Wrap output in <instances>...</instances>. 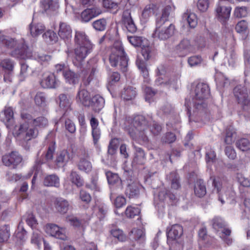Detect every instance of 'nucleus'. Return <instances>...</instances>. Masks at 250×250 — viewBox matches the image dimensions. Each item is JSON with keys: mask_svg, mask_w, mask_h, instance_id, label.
Returning a JSON list of instances; mask_svg holds the SVG:
<instances>
[{"mask_svg": "<svg viewBox=\"0 0 250 250\" xmlns=\"http://www.w3.org/2000/svg\"><path fill=\"white\" fill-rule=\"evenodd\" d=\"M150 119L151 118L147 119L143 115H136L128 120V125L125 126V130L133 139L139 138L144 142H147L148 138L145 131Z\"/></svg>", "mask_w": 250, "mask_h": 250, "instance_id": "obj_1", "label": "nucleus"}, {"mask_svg": "<svg viewBox=\"0 0 250 250\" xmlns=\"http://www.w3.org/2000/svg\"><path fill=\"white\" fill-rule=\"evenodd\" d=\"M0 44L8 49L15 48L10 53V55L12 57L26 59L32 56V49L26 44L22 42H18L16 40L9 36L0 35Z\"/></svg>", "mask_w": 250, "mask_h": 250, "instance_id": "obj_2", "label": "nucleus"}, {"mask_svg": "<svg viewBox=\"0 0 250 250\" xmlns=\"http://www.w3.org/2000/svg\"><path fill=\"white\" fill-rule=\"evenodd\" d=\"M195 95L193 98V113L201 115L206 113L207 104L206 100L210 96L208 85L204 83H198L194 90Z\"/></svg>", "mask_w": 250, "mask_h": 250, "instance_id": "obj_3", "label": "nucleus"}, {"mask_svg": "<svg viewBox=\"0 0 250 250\" xmlns=\"http://www.w3.org/2000/svg\"><path fill=\"white\" fill-rule=\"evenodd\" d=\"M109 61L112 66L118 67L123 72L127 71L128 59L121 42H118L114 44L109 56Z\"/></svg>", "mask_w": 250, "mask_h": 250, "instance_id": "obj_4", "label": "nucleus"}, {"mask_svg": "<svg viewBox=\"0 0 250 250\" xmlns=\"http://www.w3.org/2000/svg\"><path fill=\"white\" fill-rule=\"evenodd\" d=\"M15 133L17 136L25 141H28L36 138L38 135L39 131L37 128L31 126L29 123L25 122L20 125Z\"/></svg>", "mask_w": 250, "mask_h": 250, "instance_id": "obj_5", "label": "nucleus"}, {"mask_svg": "<svg viewBox=\"0 0 250 250\" xmlns=\"http://www.w3.org/2000/svg\"><path fill=\"white\" fill-rule=\"evenodd\" d=\"M164 24H159L156 22V28L152 34L154 38L162 41H166L173 36L175 30L174 25L170 23L166 26Z\"/></svg>", "mask_w": 250, "mask_h": 250, "instance_id": "obj_6", "label": "nucleus"}, {"mask_svg": "<svg viewBox=\"0 0 250 250\" xmlns=\"http://www.w3.org/2000/svg\"><path fill=\"white\" fill-rule=\"evenodd\" d=\"M39 83L43 88H55L58 86L60 81L54 73L47 72L42 74Z\"/></svg>", "mask_w": 250, "mask_h": 250, "instance_id": "obj_7", "label": "nucleus"}, {"mask_svg": "<svg viewBox=\"0 0 250 250\" xmlns=\"http://www.w3.org/2000/svg\"><path fill=\"white\" fill-rule=\"evenodd\" d=\"M233 93L239 104L243 106L250 105V99L248 96L246 84L235 86L233 89Z\"/></svg>", "mask_w": 250, "mask_h": 250, "instance_id": "obj_8", "label": "nucleus"}, {"mask_svg": "<svg viewBox=\"0 0 250 250\" xmlns=\"http://www.w3.org/2000/svg\"><path fill=\"white\" fill-rule=\"evenodd\" d=\"M21 118L25 122L29 123L31 126L35 128H43L48 125V120L43 116L33 118L30 114L26 113H22L21 114Z\"/></svg>", "mask_w": 250, "mask_h": 250, "instance_id": "obj_9", "label": "nucleus"}, {"mask_svg": "<svg viewBox=\"0 0 250 250\" xmlns=\"http://www.w3.org/2000/svg\"><path fill=\"white\" fill-rule=\"evenodd\" d=\"M22 160L21 156L15 151L5 154L2 157L3 165L14 169L21 162Z\"/></svg>", "mask_w": 250, "mask_h": 250, "instance_id": "obj_10", "label": "nucleus"}, {"mask_svg": "<svg viewBox=\"0 0 250 250\" xmlns=\"http://www.w3.org/2000/svg\"><path fill=\"white\" fill-rule=\"evenodd\" d=\"M45 231L47 233L58 239L63 240H65L67 239L65 229L60 228L55 224H47L45 226Z\"/></svg>", "mask_w": 250, "mask_h": 250, "instance_id": "obj_11", "label": "nucleus"}, {"mask_svg": "<svg viewBox=\"0 0 250 250\" xmlns=\"http://www.w3.org/2000/svg\"><path fill=\"white\" fill-rule=\"evenodd\" d=\"M131 12L130 9H126L124 10L122 22L128 32L133 33L136 31L137 27L131 17Z\"/></svg>", "mask_w": 250, "mask_h": 250, "instance_id": "obj_12", "label": "nucleus"}, {"mask_svg": "<svg viewBox=\"0 0 250 250\" xmlns=\"http://www.w3.org/2000/svg\"><path fill=\"white\" fill-rule=\"evenodd\" d=\"M141 186L136 181L128 180L125 194L129 198H138L140 194Z\"/></svg>", "mask_w": 250, "mask_h": 250, "instance_id": "obj_13", "label": "nucleus"}, {"mask_svg": "<svg viewBox=\"0 0 250 250\" xmlns=\"http://www.w3.org/2000/svg\"><path fill=\"white\" fill-rule=\"evenodd\" d=\"M158 71L159 77L155 81L156 84L158 85L163 84L166 86H174L179 79V77L177 76L170 78L166 76L165 75V71L163 69L161 70L158 69Z\"/></svg>", "mask_w": 250, "mask_h": 250, "instance_id": "obj_14", "label": "nucleus"}, {"mask_svg": "<svg viewBox=\"0 0 250 250\" xmlns=\"http://www.w3.org/2000/svg\"><path fill=\"white\" fill-rule=\"evenodd\" d=\"M102 13L101 9L97 6L87 8L83 10L81 15L82 21L84 22L89 21L92 19L98 16Z\"/></svg>", "mask_w": 250, "mask_h": 250, "instance_id": "obj_15", "label": "nucleus"}, {"mask_svg": "<svg viewBox=\"0 0 250 250\" xmlns=\"http://www.w3.org/2000/svg\"><path fill=\"white\" fill-rule=\"evenodd\" d=\"M93 48V45L75 46L74 53L76 59L81 62L89 54Z\"/></svg>", "mask_w": 250, "mask_h": 250, "instance_id": "obj_16", "label": "nucleus"}, {"mask_svg": "<svg viewBox=\"0 0 250 250\" xmlns=\"http://www.w3.org/2000/svg\"><path fill=\"white\" fill-rule=\"evenodd\" d=\"M134 149L133 159L132 164L134 165H143L146 161V154L144 150L141 147L133 144Z\"/></svg>", "mask_w": 250, "mask_h": 250, "instance_id": "obj_17", "label": "nucleus"}, {"mask_svg": "<svg viewBox=\"0 0 250 250\" xmlns=\"http://www.w3.org/2000/svg\"><path fill=\"white\" fill-rule=\"evenodd\" d=\"M194 49L190 41L187 39H183L176 47V51L179 56L184 57L192 52Z\"/></svg>", "mask_w": 250, "mask_h": 250, "instance_id": "obj_18", "label": "nucleus"}, {"mask_svg": "<svg viewBox=\"0 0 250 250\" xmlns=\"http://www.w3.org/2000/svg\"><path fill=\"white\" fill-rule=\"evenodd\" d=\"M159 11V6L154 3L146 5L142 11L141 20L144 22H146L152 14H157Z\"/></svg>", "mask_w": 250, "mask_h": 250, "instance_id": "obj_19", "label": "nucleus"}, {"mask_svg": "<svg viewBox=\"0 0 250 250\" xmlns=\"http://www.w3.org/2000/svg\"><path fill=\"white\" fill-rule=\"evenodd\" d=\"M70 159V154L67 150L63 149L57 153L54 163L57 167H62L65 166Z\"/></svg>", "mask_w": 250, "mask_h": 250, "instance_id": "obj_20", "label": "nucleus"}, {"mask_svg": "<svg viewBox=\"0 0 250 250\" xmlns=\"http://www.w3.org/2000/svg\"><path fill=\"white\" fill-rule=\"evenodd\" d=\"M89 155L87 151L83 150L82 151V156L80 159L78 167L80 170L88 172L92 169V165L90 162L88 160Z\"/></svg>", "mask_w": 250, "mask_h": 250, "instance_id": "obj_21", "label": "nucleus"}, {"mask_svg": "<svg viewBox=\"0 0 250 250\" xmlns=\"http://www.w3.org/2000/svg\"><path fill=\"white\" fill-rule=\"evenodd\" d=\"M231 10L230 7L222 5L220 3L215 9L216 15L220 21H224L229 19Z\"/></svg>", "mask_w": 250, "mask_h": 250, "instance_id": "obj_22", "label": "nucleus"}, {"mask_svg": "<svg viewBox=\"0 0 250 250\" xmlns=\"http://www.w3.org/2000/svg\"><path fill=\"white\" fill-rule=\"evenodd\" d=\"M54 206L57 212L64 214L69 209V203L66 200L60 198L55 199L54 202Z\"/></svg>", "mask_w": 250, "mask_h": 250, "instance_id": "obj_23", "label": "nucleus"}, {"mask_svg": "<svg viewBox=\"0 0 250 250\" xmlns=\"http://www.w3.org/2000/svg\"><path fill=\"white\" fill-rule=\"evenodd\" d=\"M90 124L92 128V135L93 139V142L96 145L101 136V131L98 127L99 122L95 117H93L90 120Z\"/></svg>", "mask_w": 250, "mask_h": 250, "instance_id": "obj_24", "label": "nucleus"}, {"mask_svg": "<svg viewBox=\"0 0 250 250\" xmlns=\"http://www.w3.org/2000/svg\"><path fill=\"white\" fill-rule=\"evenodd\" d=\"M104 100L99 95L93 96L90 101V105L93 111L99 112L104 106Z\"/></svg>", "mask_w": 250, "mask_h": 250, "instance_id": "obj_25", "label": "nucleus"}, {"mask_svg": "<svg viewBox=\"0 0 250 250\" xmlns=\"http://www.w3.org/2000/svg\"><path fill=\"white\" fill-rule=\"evenodd\" d=\"M75 46L92 45L85 33L81 31H76L74 37Z\"/></svg>", "mask_w": 250, "mask_h": 250, "instance_id": "obj_26", "label": "nucleus"}, {"mask_svg": "<svg viewBox=\"0 0 250 250\" xmlns=\"http://www.w3.org/2000/svg\"><path fill=\"white\" fill-rule=\"evenodd\" d=\"M78 103L82 104L84 106H89L91 100L90 93L85 89L79 90L76 97Z\"/></svg>", "mask_w": 250, "mask_h": 250, "instance_id": "obj_27", "label": "nucleus"}, {"mask_svg": "<svg viewBox=\"0 0 250 250\" xmlns=\"http://www.w3.org/2000/svg\"><path fill=\"white\" fill-rule=\"evenodd\" d=\"M183 234V228L181 226L175 224L167 232L168 240H176L179 238Z\"/></svg>", "mask_w": 250, "mask_h": 250, "instance_id": "obj_28", "label": "nucleus"}, {"mask_svg": "<svg viewBox=\"0 0 250 250\" xmlns=\"http://www.w3.org/2000/svg\"><path fill=\"white\" fill-rule=\"evenodd\" d=\"M63 76L65 82L70 84L75 85L79 83V75L70 69L66 70L63 73Z\"/></svg>", "mask_w": 250, "mask_h": 250, "instance_id": "obj_29", "label": "nucleus"}, {"mask_svg": "<svg viewBox=\"0 0 250 250\" xmlns=\"http://www.w3.org/2000/svg\"><path fill=\"white\" fill-rule=\"evenodd\" d=\"M72 29L70 26L65 22H61L60 23L58 35L61 38L65 40L71 37Z\"/></svg>", "mask_w": 250, "mask_h": 250, "instance_id": "obj_30", "label": "nucleus"}, {"mask_svg": "<svg viewBox=\"0 0 250 250\" xmlns=\"http://www.w3.org/2000/svg\"><path fill=\"white\" fill-rule=\"evenodd\" d=\"M105 175L109 185L112 186L116 185L120 188H122V180L117 174L108 171L105 172Z\"/></svg>", "mask_w": 250, "mask_h": 250, "instance_id": "obj_31", "label": "nucleus"}, {"mask_svg": "<svg viewBox=\"0 0 250 250\" xmlns=\"http://www.w3.org/2000/svg\"><path fill=\"white\" fill-rule=\"evenodd\" d=\"M174 8L170 5H167L162 10L161 16L157 18L156 22L157 24L165 23L168 21L170 14L172 12Z\"/></svg>", "mask_w": 250, "mask_h": 250, "instance_id": "obj_32", "label": "nucleus"}, {"mask_svg": "<svg viewBox=\"0 0 250 250\" xmlns=\"http://www.w3.org/2000/svg\"><path fill=\"white\" fill-rule=\"evenodd\" d=\"M212 184L214 188L216 190L218 194V199L222 203L224 204L225 201L223 199V193L225 192V190L222 187V182L219 178H213Z\"/></svg>", "mask_w": 250, "mask_h": 250, "instance_id": "obj_33", "label": "nucleus"}, {"mask_svg": "<svg viewBox=\"0 0 250 250\" xmlns=\"http://www.w3.org/2000/svg\"><path fill=\"white\" fill-rule=\"evenodd\" d=\"M43 185L46 187H60V179L56 174H51L46 176L43 180Z\"/></svg>", "mask_w": 250, "mask_h": 250, "instance_id": "obj_34", "label": "nucleus"}, {"mask_svg": "<svg viewBox=\"0 0 250 250\" xmlns=\"http://www.w3.org/2000/svg\"><path fill=\"white\" fill-rule=\"evenodd\" d=\"M194 190L195 194L199 197H202L206 194V188L203 180H199L196 182Z\"/></svg>", "mask_w": 250, "mask_h": 250, "instance_id": "obj_35", "label": "nucleus"}, {"mask_svg": "<svg viewBox=\"0 0 250 250\" xmlns=\"http://www.w3.org/2000/svg\"><path fill=\"white\" fill-rule=\"evenodd\" d=\"M130 235L140 244L144 243L145 241V232L143 229L134 228L131 231Z\"/></svg>", "mask_w": 250, "mask_h": 250, "instance_id": "obj_36", "label": "nucleus"}, {"mask_svg": "<svg viewBox=\"0 0 250 250\" xmlns=\"http://www.w3.org/2000/svg\"><path fill=\"white\" fill-rule=\"evenodd\" d=\"M167 178L171 183V188L177 190L180 188L179 177L176 172H171L167 175Z\"/></svg>", "mask_w": 250, "mask_h": 250, "instance_id": "obj_37", "label": "nucleus"}, {"mask_svg": "<svg viewBox=\"0 0 250 250\" xmlns=\"http://www.w3.org/2000/svg\"><path fill=\"white\" fill-rule=\"evenodd\" d=\"M10 236V227L4 225L0 227V244L6 243Z\"/></svg>", "mask_w": 250, "mask_h": 250, "instance_id": "obj_38", "label": "nucleus"}, {"mask_svg": "<svg viewBox=\"0 0 250 250\" xmlns=\"http://www.w3.org/2000/svg\"><path fill=\"white\" fill-rule=\"evenodd\" d=\"M15 65V62L9 58H5L0 61V66L1 68L9 73L13 71Z\"/></svg>", "mask_w": 250, "mask_h": 250, "instance_id": "obj_39", "label": "nucleus"}, {"mask_svg": "<svg viewBox=\"0 0 250 250\" xmlns=\"http://www.w3.org/2000/svg\"><path fill=\"white\" fill-rule=\"evenodd\" d=\"M30 30L33 37H37L41 34L45 30L44 26L41 23H31L30 25Z\"/></svg>", "mask_w": 250, "mask_h": 250, "instance_id": "obj_40", "label": "nucleus"}, {"mask_svg": "<svg viewBox=\"0 0 250 250\" xmlns=\"http://www.w3.org/2000/svg\"><path fill=\"white\" fill-rule=\"evenodd\" d=\"M183 18L188 21L190 27L194 28L197 25V17L194 13L187 11L183 14Z\"/></svg>", "mask_w": 250, "mask_h": 250, "instance_id": "obj_41", "label": "nucleus"}, {"mask_svg": "<svg viewBox=\"0 0 250 250\" xmlns=\"http://www.w3.org/2000/svg\"><path fill=\"white\" fill-rule=\"evenodd\" d=\"M136 95V91L135 88L130 86L124 89L121 96L125 100L129 101L134 99Z\"/></svg>", "mask_w": 250, "mask_h": 250, "instance_id": "obj_42", "label": "nucleus"}, {"mask_svg": "<svg viewBox=\"0 0 250 250\" xmlns=\"http://www.w3.org/2000/svg\"><path fill=\"white\" fill-rule=\"evenodd\" d=\"M42 5L45 11L48 9L55 10L59 7V0H44Z\"/></svg>", "mask_w": 250, "mask_h": 250, "instance_id": "obj_43", "label": "nucleus"}, {"mask_svg": "<svg viewBox=\"0 0 250 250\" xmlns=\"http://www.w3.org/2000/svg\"><path fill=\"white\" fill-rule=\"evenodd\" d=\"M236 147L242 151H247L250 150V142L246 138H241L236 142Z\"/></svg>", "mask_w": 250, "mask_h": 250, "instance_id": "obj_44", "label": "nucleus"}, {"mask_svg": "<svg viewBox=\"0 0 250 250\" xmlns=\"http://www.w3.org/2000/svg\"><path fill=\"white\" fill-rule=\"evenodd\" d=\"M92 25L95 30L103 31L106 28L107 25L106 20L104 18L97 20L92 22Z\"/></svg>", "mask_w": 250, "mask_h": 250, "instance_id": "obj_45", "label": "nucleus"}, {"mask_svg": "<svg viewBox=\"0 0 250 250\" xmlns=\"http://www.w3.org/2000/svg\"><path fill=\"white\" fill-rule=\"evenodd\" d=\"M127 39L129 42L134 46H141L147 42L145 39H143L142 37L136 36H128Z\"/></svg>", "mask_w": 250, "mask_h": 250, "instance_id": "obj_46", "label": "nucleus"}, {"mask_svg": "<svg viewBox=\"0 0 250 250\" xmlns=\"http://www.w3.org/2000/svg\"><path fill=\"white\" fill-rule=\"evenodd\" d=\"M34 58L35 60L43 65L48 64L51 59L50 56L42 53L35 54Z\"/></svg>", "mask_w": 250, "mask_h": 250, "instance_id": "obj_47", "label": "nucleus"}, {"mask_svg": "<svg viewBox=\"0 0 250 250\" xmlns=\"http://www.w3.org/2000/svg\"><path fill=\"white\" fill-rule=\"evenodd\" d=\"M236 136V131L232 127H230L227 129L226 137L224 140L225 143L227 145H231L234 141V137Z\"/></svg>", "mask_w": 250, "mask_h": 250, "instance_id": "obj_48", "label": "nucleus"}, {"mask_svg": "<svg viewBox=\"0 0 250 250\" xmlns=\"http://www.w3.org/2000/svg\"><path fill=\"white\" fill-rule=\"evenodd\" d=\"M70 180L77 187H81L83 184V179H81L78 174L75 171L72 170L70 174Z\"/></svg>", "mask_w": 250, "mask_h": 250, "instance_id": "obj_49", "label": "nucleus"}, {"mask_svg": "<svg viewBox=\"0 0 250 250\" xmlns=\"http://www.w3.org/2000/svg\"><path fill=\"white\" fill-rule=\"evenodd\" d=\"M34 101L35 104L39 106H44L46 104V96L44 93L39 92L36 94Z\"/></svg>", "mask_w": 250, "mask_h": 250, "instance_id": "obj_50", "label": "nucleus"}, {"mask_svg": "<svg viewBox=\"0 0 250 250\" xmlns=\"http://www.w3.org/2000/svg\"><path fill=\"white\" fill-rule=\"evenodd\" d=\"M153 51L154 49L152 46H146L145 44L142 46V54L146 60H148L151 57Z\"/></svg>", "mask_w": 250, "mask_h": 250, "instance_id": "obj_51", "label": "nucleus"}, {"mask_svg": "<svg viewBox=\"0 0 250 250\" xmlns=\"http://www.w3.org/2000/svg\"><path fill=\"white\" fill-rule=\"evenodd\" d=\"M4 118L3 122L6 123H11L13 120L14 112L13 109L11 107H5L4 110Z\"/></svg>", "mask_w": 250, "mask_h": 250, "instance_id": "obj_52", "label": "nucleus"}, {"mask_svg": "<svg viewBox=\"0 0 250 250\" xmlns=\"http://www.w3.org/2000/svg\"><path fill=\"white\" fill-rule=\"evenodd\" d=\"M150 120H152V119H151L149 120L148 125H151L150 128L151 132L154 136L159 135L162 129L161 125L154 121H152V123H151V121Z\"/></svg>", "mask_w": 250, "mask_h": 250, "instance_id": "obj_53", "label": "nucleus"}, {"mask_svg": "<svg viewBox=\"0 0 250 250\" xmlns=\"http://www.w3.org/2000/svg\"><path fill=\"white\" fill-rule=\"evenodd\" d=\"M203 61L202 57L200 55H194L188 58V63L191 67L199 66Z\"/></svg>", "mask_w": 250, "mask_h": 250, "instance_id": "obj_54", "label": "nucleus"}, {"mask_svg": "<svg viewBox=\"0 0 250 250\" xmlns=\"http://www.w3.org/2000/svg\"><path fill=\"white\" fill-rule=\"evenodd\" d=\"M55 150V143L52 142L48 147L47 150L45 154V159L46 161H51L53 158Z\"/></svg>", "mask_w": 250, "mask_h": 250, "instance_id": "obj_55", "label": "nucleus"}, {"mask_svg": "<svg viewBox=\"0 0 250 250\" xmlns=\"http://www.w3.org/2000/svg\"><path fill=\"white\" fill-rule=\"evenodd\" d=\"M111 234L120 241H124L126 239V236L123 231L119 229H114L110 231Z\"/></svg>", "mask_w": 250, "mask_h": 250, "instance_id": "obj_56", "label": "nucleus"}, {"mask_svg": "<svg viewBox=\"0 0 250 250\" xmlns=\"http://www.w3.org/2000/svg\"><path fill=\"white\" fill-rule=\"evenodd\" d=\"M45 163V161L43 159L42 160L41 159H37L36 161L35 164L34 166L33 167V168L34 170H35L36 171L34 174V176L32 180V186L34 185V184L35 183L37 175V173H38L41 170V165L43 164H44Z\"/></svg>", "mask_w": 250, "mask_h": 250, "instance_id": "obj_57", "label": "nucleus"}, {"mask_svg": "<svg viewBox=\"0 0 250 250\" xmlns=\"http://www.w3.org/2000/svg\"><path fill=\"white\" fill-rule=\"evenodd\" d=\"M140 213V209L138 208L127 207L125 210V215L128 218H133L135 216L138 215Z\"/></svg>", "mask_w": 250, "mask_h": 250, "instance_id": "obj_58", "label": "nucleus"}, {"mask_svg": "<svg viewBox=\"0 0 250 250\" xmlns=\"http://www.w3.org/2000/svg\"><path fill=\"white\" fill-rule=\"evenodd\" d=\"M41 233L38 230L34 231L33 233V235L31 239V243L36 245L37 247L39 249L41 245Z\"/></svg>", "mask_w": 250, "mask_h": 250, "instance_id": "obj_59", "label": "nucleus"}, {"mask_svg": "<svg viewBox=\"0 0 250 250\" xmlns=\"http://www.w3.org/2000/svg\"><path fill=\"white\" fill-rule=\"evenodd\" d=\"M42 37L47 41L56 42L58 41V37L54 31L51 30H48L44 33L42 35Z\"/></svg>", "mask_w": 250, "mask_h": 250, "instance_id": "obj_60", "label": "nucleus"}, {"mask_svg": "<svg viewBox=\"0 0 250 250\" xmlns=\"http://www.w3.org/2000/svg\"><path fill=\"white\" fill-rule=\"evenodd\" d=\"M60 99V106L61 108H67L70 106V103L66 95L61 94L59 96Z\"/></svg>", "mask_w": 250, "mask_h": 250, "instance_id": "obj_61", "label": "nucleus"}, {"mask_svg": "<svg viewBox=\"0 0 250 250\" xmlns=\"http://www.w3.org/2000/svg\"><path fill=\"white\" fill-rule=\"evenodd\" d=\"M146 101L150 103L152 102L153 98L156 93V91L152 90L151 87H146L145 89Z\"/></svg>", "mask_w": 250, "mask_h": 250, "instance_id": "obj_62", "label": "nucleus"}, {"mask_svg": "<svg viewBox=\"0 0 250 250\" xmlns=\"http://www.w3.org/2000/svg\"><path fill=\"white\" fill-rule=\"evenodd\" d=\"M225 226L226 223L221 218L215 217L212 220V227L215 229L218 230Z\"/></svg>", "mask_w": 250, "mask_h": 250, "instance_id": "obj_63", "label": "nucleus"}, {"mask_svg": "<svg viewBox=\"0 0 250 250\" xmlns=\"http://www.w3.org/2000/svg\"><path fill=\"white\" fill-rule=\"evenodd\" d=\"M216 154L214 150L210 148L206 153V161L208 164H212L215 160Z\"/></svg>", "mask_w": 250, "mask_h": 250, "instance_id": "obj_64", "label": "nucleus"}]
</instances>
